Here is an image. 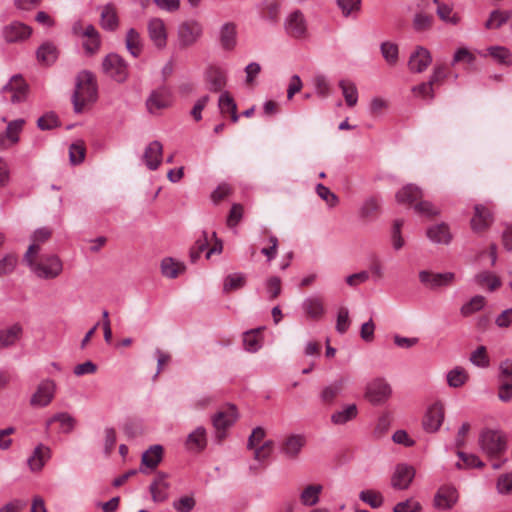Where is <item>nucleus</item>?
Segmentation results:
<instances>
[{
	"mask_svg": "<svg viewBox=\"0 0 512 512\" xmlns=\"http://www.w3.org/2000/svg\"><path fill=\"white\" fill-rule=\"evenodd\" d=\"M38 244H30L23 256V262L30 272L40 280H53L63 272V262L56 254L40 255Z\"/></svg>",
	"mask_w": 512,
	"mask_h": 512,
	"instance_id": "f257e3e1",
	"label": "nucleus"
},
{
	"mask_svg": "<svg viewBox=\"0 0 512 512\" xmlns=\"http://www.w3.org/2000/svg\"><path fill=\"white\" fill-rule=\"evenodd\" d=\"M97 98V83L94 75L89 71H82L77 75L76 87L72 95V102L76 113H81L86 104L94 102Z\"/></svg>",
	"mask_w": 512,
	"mask_h": 512,
	"instance_id": "f03ea898",
	"label": "nucleus"
},
{
	"mask_svg": "<svg viewBox=\"0 0 512 512\" xmlns=\"http://www.w3.org/2000/svg\"><path fill=\"white\" fill-rule=\"evenodd\" d=\"M479 445L490 458L500 457L507 450L506 435L501 430L484 429L479 435Z\"/></svg>",
	"mask_w": 512,
	"mask_h": 512,
	"instance_id": "7ed1b4c3",
	"label": "nucleus"
},
{
	"mask_svg": "<svg viewBox=\"0 0 512 512\" xmlns=\"http://www.w3.org/2000/svg\"><path fill=\"white\" fill-rule=\"evenodd\" d=\"M102 68L106 75L119 83H123L128 79V65L116 53H110L103 59Z\"/></svg>",
	"mask_w": 512,
	"mask_h": 512,
	"instance_id": "20e7f679",
	"label": "nucleus"
},
{
	"mask_svg": "<svg viewBox=\"0 0 512 512\" xmlns=\"http://www.w3.org/2000/svg\"><path fill=\"white\" fill-rule=\"evenodd\" d=\"M203 27L196 20H187L179 24L177 37L180 47L187 48L194 45L202 36Z\"/></svg>",
	"mask_w": 512,
	"mask_h": 512,
	"instance_id": "39448f33",
	"label": "nucleus"
},
{
	"mask_svg": "<svg viewBox=\"0 0 512 512\" xmlns=\"http://www.w3.org/2000/svg\"><path fill=\"white\" fill-rule=\"evenodd\" d=\"M28 86L22 76L15 75L2 88L3 98L11 103H20L26 99Z\"/></svg>",
	"mask_w": 512,
	"mask_h": 512,
	"instance_id": "423d86ee",
	"label": "nucleus"
},
{
	"mask_svg": "<svg viewBox=\"0 0 512 512\" xmlns=\"http://www.w3.org/2000/svg\"><path fill=\"white\" fill-rule=\"evenodd\" d=\"M286 33L295 39H304L308 36L307 22L300 10L290 13L284 23Z\"/></svg>",
	"mask_w": 512,
	"mask_h": 512,
	"instance_id": "0eeeda50",
	"label": "nucleus"
},
{
	"mask_svg": "<svg viewBox=\"0 0 512 512\" xmlns=\"http://www.w3.org/2000/svg\"><path fill=\"white\" fill-rule=\"evenodd\" d=\"M391 395V387L384 379H374L366 387L365 397L374 404L385 402Z\"/></svg>",
	"mask_w": 512,
	"mask_h": 512,
	"instance_id": "6e6552de",
	"label": "nucleus"
},
{
	"mask_svg": "<svg viewBox=\"0 0 512 512\" xmlns=\"http://www.w3.org/2000/svg\"><path fill=\"white\" fill-rule=\"evenodd\" d=\"M56 391V384L53 380L46 379L39 383L35 393L30 399L34 407H45L51 403Z\"/></svg>",
	"mask_w": 512,
	"mask_h": 512,
	"instance_id": "1a4fd4ad",
	"label": "nucleus"
},
{
	"mask_svg": "<svg viewBox=\"0 0 512 512\" xmlns=\"http://www.w3.org/2000/svg\"><path fill=\"white\" fill-rule=\"evenodd\" d=\"M237 417V411L233 405H228L213 417V425L219 441L223 439L224 431L235 423Z\"/></svg>",
	"mask_w": 512,
	"mask_h": 512,
	"instance_id": "9d476101",
	"label": "nucleus"
},
{
	"mask_svg": "<svg viewBox=\"0 0 512 512\" xmlns=\"http://www.w3.org/2000/svg\"><path fill=\"white\" fill-rule=\"evenodd\" d=\"M444 406L440 402L432 404L424 415L423 428L429 433H434L439 430L444 421Z\"/></svg>",
	"mask_w": 512,
	"mask_h": 512,
	"instance_id": "9b49d317",
	"label": "nucleus"
},
{
	"mask_svg": "<svg viewBox=\"0 0 512 512\" xmlns=\"http://www.w3.org/2000/svg\"><path fill=\"white\" fill-rule=\"evenodd\" d=\"M32 28L20 21H13L3 27L2 35L6 42L15 43L28 39Z\"/></svg>",
	"mask_w": 512,
	"mask_h": 512,
	"instance_id": "f8f14e48",
	"label": "nucleus"
},
{
	"mask_svg": "<svg viewBox=\"0 0 512 512\" xmlns=\"http://www.w3.org/2000/svg\"><path fill=\"white\" fill-rule=\"evenodd\" d=\"M171 105V93L166 87H160L151 92L146 100V107L151 114Z\"/></svg>",
	"mask_w": 512,
	"mask_h": 512,
	"instance_id": "ddd939ff",
	"label": "nucleus"
},
{
	"mask_svg": "<svg viewBox=\"0 0 512 512\" xmlns=\"http://www.w3.org/2000/svg\"><path fill=\"white\" fill-rule=\"evenodd\" d=\"M148 36L151 42L158 49L167 45V31L164 21L160 18H152L147 23Z\"/></svg>",
	"mask_w": 512,
	"mask_h": 512,
	"instance_id": "4468645a",
	"label": "nucleus"
},
{
	"mask_svg": "<svg viewBox=\"0 0 512 512\" xmlns=\"http://www.w3.org/2000/svg\"><path fill=\"white\" fill-rule=\"evenodd\" d=\"M24 124L23 119H16L7 124L6 130L0 134V150H7L19 142Z\"/></svg>",
	"mask_w": 512,
	"mask_h": 512,
	"instance_id": "2eb2a0df",
	"label": "nucleus"
},
{
	"mask_svg": "<svg viewBox=\"0 0 512 512\" xmlns=\"http://www.w3.org/2000/svg\"><path fill=\"white\" fill-rule=\"evenodd\" d=\"M306 444V438L301 434H291L287 436L280 445V452L290 460L298 458L302 448Z\"/></svg>",
	"mask_w": 512,
	"mask_h": 512,
	"instance_id": "dca6fc26",
	"label": "nucleus"
},
{
	"mask_svg": "<svg viewBox=\"0 0 512 512\" xmlns=\"http://www.w3.org/2000/svg\"><path fill=\"white\" fill-rule=\"evenodd\" d=\"M459 499L456 488L452 486H442L434 496V507L439 510H450Z\"/></svg>",
	"mask_w": 512,
	"mask_h": 512,
	"instance_id": "f3484780",
	"label": "nucleus"
},
{
	"mask_svg": "<svg viewBox=\"0 0 512 512\" xmlns=\"http://www.w3.org/2000/svg\"><path fill=\"white\" fill-rule=\"evenodd\" d=\"M493 222V214L491 210L482 205L477 204L474 207V215L471 218V228L474 232H483L490 227Z\"/></svg>",
	"mask_w": 512,
	"mask_h": 512,
	"instance_id": "a211bd4d",
	"label": "nucleus"
},
{
	"mask_svg": "<svg viewBox=\"0 0 512 512\" xmlns=\"http://www.w3.org/2000/svg\"><path fill=\"white\" fill-rule=\"evenodd\" d=\"M415 476V470L407 464H398L391 478V485L394 489H407Z\"/></svg>",
	"mask_w": 512,
	"mask_h": 512,
	"instance_id": "6ab92c4d",
	"label": "nucleus"
},
{
	"mask_svg": "<svg viewBox=\"0 0 512 512\" xmlns=\"http://www.w3.org/2000/svg\"><path fill=\"white\" fill-rule=\"evenodd\" d=\"M419 279L421 283L429 288L434 289L450 285L455 279V274L452 272L431 273L429 271L423 270L419 272Z\"/></svg>",
	"mask_w": 512,
	"mask_h": 512,
	"instance_id": "aec40b11",
	"label": "nucleus"
},
{
	"mask_svg": "<svg viewBox=\"0 0 512 512\" xmlns=\"http://www.w3.org/2000/svg\"><path fill=\"white\" fill-rule=\"evenodd\" d=\"M23 327L20 323H14L0 329V351L14 347L22 338Z\"/></svg>",
	"mask_w": 512,
	"mask_h": 512,
	"instance_id": "412c9836",
	"label": "nucleus"
},
{
	"mask_svg": "<svg viewBox=\"0 0 512 512\" xmlns=\"http://www.w3.org/2000/svg\"><path fill=\"white\" fill-rule=\"evenodd\" d=\"M432 62V57L430 52L419 46L416 50L411 54L408 66L412 72H423Z\"/></svg>",
	"mask_w": 512,
	"mask_h": 512,
	"instance_id": "4be33fe9",
	"label": "nucleus"
},
{
	"mask_svg": "<svg viewBox=\"0 0 512 512\" xmlns=\"http://www.w3.org/2000/svg\"><path fill=\"white\" fill-rule=\"evenodd\" d=\"M163 147L159 141H152L146 147L143 159L150 170H156L162 161Z\"/></svg>",
	"mask_w": 512,
	"mask_h": 512,
	"instance_id": "5701e85b",
	"label": "nucleus"
},
{
	"mask_svg": "<svg viewBox=\"0 0 512 512\" xmlns=\"http://www.w3.org/2000/svg\"><path fill=\"white\" fill-rule=\"evenodd\" d=\"M427 237L437 244H449L452 240L450 228L446 223L433 225L427 229Z\"/></svg>",
	"mask_w": 512,
	"mask_h": 512,
	"instance_id": "b1692460",
	"label": "nucleus"
},
{
	"mask_svg": "<svg viewBox=\"0 0 512 512\" xmlns=\"http://www.w3.org/2000/svg\"><path fill=\"white\" fill-rule=\"evenodd\" d=\"M100 25L108 31H115L119 26V18L115 6L111 3L106 4L101 9Z\"/></svg>",
	"mask_w": 512,
	"mask_h": 512,
	"instance_id": "393cba45",
	"label": "nucleus"
},
{
	"mask_svg": "<svg viewBox=\"0 0 512 512\" xmlns=\"http://www.w3.org/2000/svg\"><path fill=\"white\" fill-rule=\"evenodd\" d=\"M83 38H85L83 41V47L87 54L92 55L100 49V34L93 25L88 24L85 26Z\"/></svg>",
	"mask_w": 512,
	"mask_h": 512,
	"instance_id": "a878e982",
	"label": "nucleus"
},
{
	"mask_svg": "<svg viewBox=\"0 0 512 512\" xmlns=\"http://www.w3.org/2000/svg\"><path fill=\"white\" fill-rule=\"evenodd\" d=\"M209 89L214 92L221 91L227 82L226 72L219 67H210L205 74Z\"/></svg>",
	"mask_w": 512,
	"mask_h": 512,
	"instance_id": "bb28decb",
	"label": "nucleus"
},
{
	"mask_svg": "<svg viewBox=\"0 0 512 512\" xmlns=\"http://www.w3.org/2000/svg\"><path fill=\"white\" fill-rule=\"evenodd\" d=\"M306 315L314 320H319L325 314L323 300L318 296L306 298L302 303Z\"/></svg>",
	"mask_w": 512,
	"mask_h": 512,
	"instance_id": "cd10ccee",
	"label": "nucleus"
},
{
	"mask_svg": "<svg viewBox=\"0 0 512 512\" xmlns=\"http://www.w3.org/2000/svg\"><path fill=\"white\" fill-rule=\"evenodd\" d=\"M207 445L206 430L204 427H197L186 439L187 449L193 452H201Z\"/></svg>",
	"mask_w": 512,
	"mask_h": 512,
	"instance_id": "c85d7f7f",
	"label": "nucleus"
},
{
	"mask_svg": "<svg viewBox=\"0 0 512 512\" xmlns=\"http://www.w3.org/2000/svg\"><path fill=\"white\" fill-rule=\"evenodd\" d=\"M395 197L398 203L416 204L423 197V193L418 186L407 184L396 193Z\"/></svg>",
	"mask_w": 512,
	"mask_h": 512,
	"instance_id": "c756f323",
	"label": "nucleus"
},
{
	"mask_svg": "<svg viewBox=\"0 0 512 512\" xmlns=\"http://www.w3.org/2000/svg\"><path fill=\"white\" fill-rule=\"evenodd\" d=\"M50 458V449L43 444H39L33 454L28 458V465L32 471H40L45 462Z\"/></svg>",
	"mask_w": 512,
	"mask_h": 512,
	"instance_id": "7c9ffc66",
	"label": "nucleus"
},
{
	"mask_svg": "<svg viewBox=\"0 0 512 512\" xmlns=\"http://www.w3.org/2000/svg\"><path fill=\"white\" fill-rule=\"evenodd\" d=\"M469 378L470 376L468 371L461 366L454 367L446 374L447 384L451 388H460L464 386L468 382Z\"/></svg>",
	"mask_w": 512,
	"mask_h": 512,
	"instance_id": "2f4dec72",
	"label": "nucleus"
},
{
	"mask_svg": "<svg viewBox=\"0 0 512 512\" xmlns=\"http://www.w3.org/2000/svg\"><path fill=\"white\" fill-rule=\"evenodd\" d=\"M169 484L164 475H158L150 485V492L155 502H163L168 497Z\"/></svg>",
	"mask_w": 512,
	"mask_h": 512,
	"instance_id": "473e14b6",
	"label": "nucleus"
},
{
	"mask_svg": "<svg viewBox=\"0 0 512 512\" xmlns=\"http://www.w3.org/2000/svg\"><path fill=\"white\" fill-rule=\"evenodd\" d=\"M126 48L133 57H138L143 49V42L139 32L130 28L126 33L125 38Z\"/></svg>",
	"mask_w": 512,
	"mask_h": 512,
	"instance_id": "72a5a7b5",
	"label": "nucleus"
},
{
	"mask_svg": "<svg viewBox=\"0 0 512 512\" xmlns=\"http://www.w3.org/2000/svg\"><path fill=\"white\" fill-rule=\"evenodd\" d=\"M37 60L44 65H51L58 57V51L54 44L43 43L36 52Z\"/></svg>",
	"mask_w": 512,
	"mask_h": 512,
	"instance_id": "f704fd0d",
	"label": "nucleus"
},
{
	"mask_svg": "<svg viewBox=\"0 0 512 512\" xmlns=\"http://www.w3.org/2000/svg\"><path fill=\"white\" fill-rule=\"evenodd\" d=\"M218 106L220 109V112L222 114H230L231 120L236 123L239 119V115L237 114V105L234 101V99L231 97V95L228 92H223L218 101Z\"/></svg>",
	"mask_w": 512,
	"mask_h": 512,
	"instance_id": "c9c22d12",
	"label": "nucleus"
},
{
	"mask_svg": "<svg viewBox=\"0 0 512 512\" xmlns=\"http://www.w3.org/2000/svg\"><path fill=\"white\" fill-rule=\"evenodd\" d=\"M323 490L320 484H311L304 488L300 494L301 503L305 506H314L319 502V496Z\"/></svg>",
	"mask_w": 512,
	"mask_h": 512,
	"instance_id": "e433bc0d",
	"label": "nucleus"
},
{
	"mask_svg": "<svg viewBox=\"0 0 512 512\" xmlns=\"http://www.w3.org/2000/svg\"><path fill=\"white\" fill-rule=\"evenodd\" d=\"M163 456L161 445H153L142 455V464L148 468L154 469L158 466Z\"/></svg>",
	"mask_w": 512,
	"mask_h": 512,
	"instance_id": "4c0bfd02",
	"label": "nucleus"
},
{
	"mask_svg": "<svg viewBox=\"0 0 512 512\" xmlns=\"http://www.w3.org/2000/svg\"><path fill=\"white\" fill-rule=\"evenodd\" d=\"M220 41L224 49L230 50L236 45V26L225 23L220 30Z\"/></svg>",
	"mask_w": 512,
	"mask_h": 512,
	"instance_id": "58836bf2",
	"label": "nucleus"
},
{
	"mask_svg": "<svg viewBox=\"0 0 512 512\" xmlns=\"http://www.w3.org/2000/svg\"><path fill=\"white\" fill-rule=\"evenodd\" d=\"M339 87L342 90L345 102L349 107H353L358 102V90L356 85L350 80H340Z\"/></svg>",
	"mask_w": 512,
	"mask_h": 512,
	"instance_id": "ea45409f",
	"label": "nucleus"
},
{
	"mask_svg": "<svg viewBox=\"0 0 512 512\" xmlns=\"http://www.w3.org/2000/svg\"><path fill=\"white\" fill-rule=\"evenodd\" d=\"M358 410L355 404H349L342 410L336 411L331 416L332 423L343 425L357 416Z\"/></svg>",
	"mask_w": 512,
	"mask_h": 512,
	"instance_id": "a19ab883",
	"label": "nucleus"
},
{
	"mask_svg": "<svg viewBox=\"0 0 512 512\" xmlns=\"http://www.w3.org/2000/svg\"><path fill=\"white\" fill-rule=\"evenodd\" d=\"M381 209V201L378 197L367 198L360 208V216L365 219L375 217Z\"/></svg>",
	"mask_w": 512,
	"mask_h": 512,
	"instance_id": "79ce46f5",
	"label": "nucleus"
},
{
	"mask_svg": "<svg viewBox=\"0 0 512 512\" xmlns=\"http://www.w3.org/2000/svg\"><path fill=\"white\" fill-rule=\"evenodd\" d=\"M185 269L182 263L175 262L172 258H165L161 262V272L165 277L176 278Z\"/></svg>",
	"mask_w": 512,
	"mask_h": 512,
	"instance_id": "37998d69",
	"label": "nucleus"
},
{
	"mask_svg": "<svg viewBox=\"0 0 512 512\" xmlns=\"http://www.w3.org/2000/svg\"><path fill=\"white\" fill-rule=\"evenodd\" d=\"M58 422L64 433H69L74 429L75 419L68 413L62 412L55 414L52 418L47 421V427H50L52 423Z\"/></svg>",
	"mask_w": 512,
	"mask_h": 512,
	"instance_id": "c03bdc74",
	"label": "nucleus"
},
{
	"mask_svg": "<svg viewBox=\"0 0 512 512\" xmlns=\"http://www.w3.org/2000/svg\"><path fill=\"white\" fill-rule=\"evenodd\" d=\"M475 281L480 286H487L490 291L496 290L501 285L500 279L495 274L488 271L477 274Z\"/></svg>",
	"mask_w": 512,
	"mask_h": 512,
	"instance_id": "a18cd8bd",
	"label": "nucleus"
},
{
	"mask_svg": "<svg viewBox=\"0 0 512 512\" xmlns=\"http://www.w3.org/2000/svg\"><path fill=\"white\" fill-rule=\"evenodd\" d=\"M261 329L245 332L243 335L244 347L249 352H256L261 347Z\"/></svg>",
	"mask_w": 512,
	"mask_h": 512,
	"instance_id": "49530a36",
	"label": "nucleus"
},
{
	"mask_svg": "<svg viewBox=\"0 0 512 512\" xmlns=\"http://www.w3.org/2000/svg\"><path fill=\"white\" fill-rule=\"evenodd\" d=\"M359 498L373 509H377L381 507L383 504L382 494L374 490L361 491L359 494Z\"/></svg>",
	"mask_w": 512,
	"mask_h": 512,
	"instance_id": "de8ad7c7",
	"label": "nucleus"
},
{
	"mask_svg": "<svg viewBox=\"0 0 512 512\" xmlns=\"http://www.w3.org/2000/svg\"><path fill=\"white\" fill-rule=\"evenodd\" d=\"M381 53L389 65H395L398 61V46L395 43L386 41L380 46Z\"/></svg>",
	"mask_w": 512,
	"mask_h": 512,
	"instance_id": "09e8293b",
	"label": "nucleus"
},
{
	"mask_svg": "<svg viewBox=\"0 0 512 512\" xmlns=\"http://www.w3.org/2000/svg\"><path fill=\"white\" fill-rule=\"evenodd\" d=\"M510 18V13L507 11L495 10L490 14L489 19L485 23L487 29H496L502 26Z\"/></svg>",
	"mask_w": 512,
	"mask_h": 512,
	"instance_id": "8fccbe9b",
	"label": "nucleus"
},
{
	"mask_svg": "<svg viewBox=\"0 0 512 512\" xmlns=\"http://www.w3.org/2000/svg\"><path fill=\"white\" fill-rule=\"evenodd\" d=\"M246 283V277L242 273L230 274L225 278L223 289L230 292L242 288Z\"/></svg>",
	"mask_w": 512,
	"mask_h": 512,
	"instance_id": "3c124183",
	"label": "nucleus"
},
{
	"mask_svg": "<svg viewBox=\"0 0 512 512\" xmlns=\"http://www.w3.org/2000/svg\"><path fill=\"white\" fill-rule=\"evenodd\" d=\"M434 18L432 15H428L425 13H417L413 19V28L417 32H424L429 30L432 27Z\"/></svg>",
	"mask_w": 512,
	"mask_h": 512,
	"instance_id": "603ef678",
	"label": "nucleus"
},
{
	"mask_svg": "<svg viewBox=\"0 0 512 512\" xmlns=\"http://www.w3.org/2000/svg\"><path fill=\"white\" fill-rule=\"evenodd\" d=\"M17 264L18 257L16 254H6L0 259V277L13 273Z\"/></svg>",
	"mask_w": 512,
	"mask_h": 512,
	"instance_id": "864d4df0",
	"label": "nucleus"
},
{
	"mask_svg": "<svg viewBox=\"0 0 512 512\" xmlns=\"http://www.w3.org/2000/svg\"><path fill=\"white\" fill-rule=\"evenodd\" d=\"M489 54L501 64L512 63V55L510 51L503 46H492L488 48Z\"/></svg>",
	"mask_w": 512,
	"mask_h": 512,
	"instance_id": "5fc2aeb1",
	"label": "nucleus"
},
{
	"mask_svg": "<svg viewBox=\"0 0 512 512\" xmlns=\"http://www.w3.org/2000/svg\"><path fill=\"white\" fill-rule=\"evenodd\" d=\"M485 304V298L483 296H474L468 303L464 304L461 308V314L463 316H469L483 308Z\"/></svg>",
	"mask_w": 512,
	"mask_h": 512,
	"instance_id": "6e6d98bb",
	"label": "nucleus"
},
{
	"mask_svg": "<svg viewBox=\"0 0 512 512\" xmlns=\"http://www.w3.org/2000/svg\"><path fill=\"white\" fill-rule=\"evenodd\" d=\"M85 157V146L83 142L78 141L71 144L69 148V158L73 165L79 164L84 160Z\"/></svg>",
	"mask_w": 512,
	"mask_h": 512,
	"instance_id": "4d7b16f0",
	"label": "nucleus"
},
{
	"mask_svg": "<svg viewBox=\"0 0 512 512\" xmlns=\"http://www.w3.org/2000/svg\"><path fill=\"white\" fill-rule=\"evenodd\" d=\"M350 326L349 310L346 307H340L337 314L336 331L344 334Z\"/></svg>",
	"mask_w": 512,
	"mask_h": 512,
	"instance_id": "13d9d810",
	"label": "nucleus"
},
{
	"mask_svg": "<svg viewBox=\"0 0 512 512\" xmlns=\"http://www.w3.org/2000/svg\"><path fill=\"white\" fill-rule=\"evenodd\" d=\"M437 14L441 20L451 23V24H454V25L460 21L459 16L456 14H453L452 7H450L446 4H438Z\"/></svg>",
	"mask_w": 512,
	"mask_h": 512,
	"instance_id": "bf43d9fd",
	"label": "nucleus"
},
{
	"mask_svg": "<svg viewBox=\"0 0 512 512\" xmlns=\"http://www.w3.org/2000/svg\"><path fill=\"white\" fill-rule=\"evenodd\" d=\"M470 361L478 367L485 368L489 365V357L486 348L479 346L470 356Z\"/></svg>",
	"mask_w": 512,
	"mask_h": 512,
	"instance_id": "052dcab7",
	"label": "nucleus"
},
{
	"mask_svg": "<svg viewBox=\"0 0 512 512\" xmlns=\"http://www.w3.org/2000/svg\"><path fill=\"white\" fill-rule=\"evenodd\" d=\"M274 443L271 440L264 442L260 446H256L254 449V459L262 462L268 459L273 451Z\"/></svg>",
	"mask_w": 512,
	"mask_h": 512,
	"instance_id": "680f3d73",
	"label": "nucleus"
},
{
	"mask_svg": "<svg viewBox=\"0 0 512 512\" xmlns=\"http://www.w3.org/2000/svg\"><path fill=\"white\" fill-rule=\"evenodd\" d=\"M337 4L345 17L359 12L361 8V0H337Z\"/></svg>",
	"mask_w": 512,
	"mask_h": 512,
	"instance_id": "e2e57ef3",
	"label": "nucleus"
},
{
	"mask_svg": "<svg viewBox=\"0 0 512 512\" xmlns=\"http://www.w3.org/2000/svg\"><path fill=\"white\" fill-rule=\"evenodd\" d=\"M414 210L427 217L437 216L440 210L429 201H419L414 205Z\"/></svg>",
	"mask_w": 512,
	"mask_h": 512,
	"instance_id": "0e129e2a",
	"label": "nucleus"
},
{
	"mask_svg": "<svg viewBox=\"0 0 512 512\" xmlns=\"http://www.w3.org/2000/svg\"><path fill=\"white\" fill-rule=\"evenodd\" d=\"M173 508L178 512H190L194 509L196 501L192 496H182L173 502Z\"/></svg>",
	"mask_w": 512,
	"mask_h": 512,
	"instance_id": "69168bd1",
	"label": "nucleus"
},
{
	"mask_svg": "<svg viewBox=\"0 0 512 512\" xmlns=\"http://www.w3.org/2000/svg\"><path fill=\"white\" fill-rule=\"evenodd\" d=\"M421 508L422 507L419 502L413 499H407L403 502L397 503L393 508V512H420Z\"/></svg>",
	"mask_w": 512,
	"mask_h": 512,
	"instance_id": "338daca9",
	"label": "nucleus"
},
{
	"mask_svg": "<svg viewBox=\"0 0 512 512\" xmlns=\"http://www.w3.org/2000/svg\"><path fill=\"white\" fill-rule=\"evenodd\" d=\"M497 491L500 494L512 493V473H506L499 476L497 480Z\"/></svg>",
	"mask_w": 512,
	"mask_h": 512,
	"instance_id": "774afa93",
	"label": "nucleus"
}]
</instances>
